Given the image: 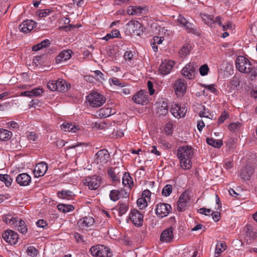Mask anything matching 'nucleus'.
<instances>
[{
    "mask_svg": "<svg viewBox=\"0 0 257 257\" xmlns=\"http://www.w3.org/2000/svg\"><path fill=\"white\" fill-rule=\"evenodd\" d=\"M235 65L240 72L249 74L251 80L257 76V68L253 67L250 62L245 57L238 56L235 60Z\"/></svg>",
    "mask_w": 257,
    "mask_h": 257,
    "instance_id": "f257e3e1",
    "label": "nucleus"
},
{
    "mask_svg": "<svg viewBox=\"0 0 257 257\" xmlns=\"http://www.w3.org/2000/svg\"><path fill=\"white\" fill-rule=\"evenodd\" d=\"M177 156L182 169L187 170L191 168V159L193 156V149L191 147L183 146L178 149Z\"/></svg>",
    "mask_w": 257,
    "mask_h": 257,
    "instance_id": "f03ea898",
    "label": "nucleus"
},
{
    "mask_svg": "<svg viewBox=\"0 0 257 257\" xmlns=\"http://www.w3.org/2000/svg\"><path fill=\"white\" fill-rule=\"evenodd\" d=\"M90 251L94 257H112V253L110 248L103 245H96L92 246Z\"/></svg>",
    "mask_w": 257,
    "mask_h": 257,
    "instance_id": "7ed1b4c3",
    "label": "nucleus"
},
{
    "mask_svg": "<svg viewBox=\"0 0 257 257\" xmlns=\"http://www.w3.org/2000/svg\"><path fill=\"white\" fill-rule=\"evenodd\" d=\"M196 68L197 66H195L194 63H189L183 68L181 73L185 78L193 79L197 74Z\"/></svg>",
    "mask_w": 257,
    "mask_h": 257,
    "instance_id": "20e7f679",
    "label": "nucleus"
},
{
    "mask_svg": "<svg viewBox=\"0 0 257 257\" xmlns=\"http://www.w3.org/2000/svg\"><path fill=\"white\" fill-rule=\"evenodd\" d=\"M130 219L136 227L143 225L144 215L137 209H133L130 214Z\"/></svg>",
    "mask_w": 257,
    "mask_h": 257,
    "instance_id": "39448f33",
    "label": "nucleus"
},
{
    "mask_svg": "<svg viewBox=\"0 0 257 257\" xmlns=\"http://www.w3.org/2000/svg\"><path fill=\"white\" fill-rule=\"evenodd\" d=\"M3 239L11 244H15L19 239L18 234L12 230H7L2 234Z\"/></svg>",
    "mask_w": 257,
    "mask_h": 257,
    "instance_id": "423d86ee",
    "label": "nucleus"
},
{
    "mask_svg": "<svg viewBox=\"0 0 257 257\" xmlns=\"http://www.w3.org/2000/svg\"><path fill=\"white\" fill-rule=\"evenodd\" d=\"M127 29L132 31L136 35L140 36L144 31V27L140 23L136 21H130L127 24Z\"/></svg>",
    "mask_w": 257,
    "mask_h": 257,
    "instance_id": "0eeeda50",
    "label": "nucleus"
},
{
    "mask_svg": "<svg viewBox=\"0 0 257 257\" xmlns=\"http://www.w3.org/2000/svg\"><path fill=\"white\" fill-rule=\"evenodd\" d=\"M156 113L159 115H165L168 113V104L162 97L159 98L155 104Z\"/></svg>",
    "mask_w": 257,
    "mask_h": 257,
    "instance_id": "6e6552de",
    "label": "nucleus"
},
{
    "mask_svg": "<svg viewBox=\"0 0 257 257\" xmlns=\"http://www.w3.org/2000/svg\"><path fill=\"white\" fill-rule=\"evenodd\" d=\"M172 209L170 205L166 203H159L156 208V213L159 216L163 217L168 215Z\"/></svg>",
    "mask_w": 257,
    "mask_h": 257,
    "instance_id": "1a4fd4ad",
    "label": "nucleus"
},
{
    "mask_svg": "<svg viewBox=\"0 0 257 257\" xmlns=\"http://www.w3.org/2000/svg\"><path fill=\"white\" fill-rule=\"evenodd\" d=\"M174 63L172 61L166 60L163 61L159 66V71L160 74L163 75H166L169 74L172 70Z\"/></svg>",
    "mask_w": 257,
    "mask_h": 257,
    "instance_id": "9d476101",
    "label": "nucleus"
},
{
    "mask_svg": "<svg viewBox=\"0 0 257 257\" xmlns=\"http://www.w3.org/2000/svg\"><path fill=\"white\" fill-rule=\"evenodd\" d=\"M110 155L107 150L102 149L99 150L96 154L95 161L98 164H105L108 161Z\"/></svg>",
    "mask_w": 257,
    "mask_h": 257,
    "instance_id": "9b49d317",
    "label": "nucleus"
},
{
    "mask_svg": "<svg viewBox=\"0 0 257 257\" xmlns=\"http://www.w3.org/2000/svg\"><path fill=\"white\" fill-rule=\"evenodd\" d=\"M37 23L32 20H27L22 23L19 27L20 31L27 33L33 30Z\"/></svg>",
    "mask_w": 257,
    "mask_h": 257,
    "instance_id": "f8f14e48",
    "label": "nucleus"
},
{
    "mask_svg": "<svg viewBox=\"0 0 257 257\" xmlns=\"http://www.w3.org/2000/svg\"><path fill=\"white\" fill-rule=\"evenodd\" d=\"M48 170L47 164L44 162H40L35 167L34 173L35 177L38 178L44 176Z\"/></svg>",
    "mask_w": 257,
    "mask_h": 257,
    "instance_id": "ddd939ff",
    "label": "nucleus"
},
{
    "mask_svg": "<svg viewBox=\"0 0 257 257\" xmlns=\"http://www.w3.org/2000/svg\"><path fill=\"white\" fill-rule=\"evenodd\" d=\"M106 101L105 97H86V102L93 107H99Z\"/></svg>",
    "mask_w": 257,
    "mask_h": 257,
    "instance_id": "4468645a",
    "label": "nucleus"
},
{
    "mask_svg": "<svg viewBox=\"0 0 257 257\" xmlns=\"http://www.w3.org/2000/svg\"><path fill=\"white\" fill-rule=\"evenodd\" d=\"M100 180L98 177L94 176L92 177H88L85 179L84 184L87 185L91 190H95L100 186Z\"/></svg>",
    "mask_w": 257,
    "mask_h": 257,
    "instance_id": "2eb2a0df",
    "label": "nucleus"
},
{
    "mask_svg": "<svg viewBox=\"0 0 257 257\" xmlns=\"http://www.w3.org/2000/svg\"><path fill=\"white\" fill-rule=\"evenodd\" d=\"M16 181L21 186L29 185L31 182V177L27 173H22L17 176Z\"/></svg>",
    "mask_w": 257,
    "mask_h": 257,
    "instance_id": "dca6fc26",
    "label": "nucleus"
},
{
    "mask_svg": "<svg viewBox=\"0 0 257 257\" xmlns=\"http://www.w3.org/2000/svg\"><path fill=\"white\" fill-rule=\"evenodd\" d=\"M173 238V228L172 227H169L164 230L160 236V240L162 242H169L172 241Z\"/></svg>",
    "mask_w": 257,
    "mask_h": 257,
    "instance_id": "f3484780",
    "label": "nucleus"
},
{
    "mask_svg": "<svg viewBox=\"0 0 257 257\" xmlns=\"http://www.w3.org/2000/svg\"><path fill=\"white\" fill-rule=\"evenodd\" d=\"M174 89L177 95H183L186 91V84L184 82V80H182L179 79L175 82L174 84Z\"/></svg>",
    "mask_w": 257,
    "mask_h": 257,
    "instance_id": "a211bd4d",
    "label": "nucleus"
},
{
    "mask_svg": "<svg viewBox=\"0 0 257 257\" xmlns=\"http://www.w3.org/2000/svg\"><path fill=\"white\" fill-rule=\"evenodd\" d=\"M43 89L42 88H35L30 91L22 92V96H40L43 95Z\"/></svg>",
    "mask_w": 257,
    "mask_h": 257,
    "instance_id": "6ab92c4d",
    "label": "nucleus"
},
{
    "mask_svg": "<svg viewBox=\"0 0 257 257\" xmlns=\"http://www.w3.org/2000/svg\"><path fill=\"white\" fill-rule=\"evenodd\" d=\"M94 223V219L91 217H84L78 221L80 227L85 228L92 226Z\"/></svg>",
    "mask_w": 257,
    "mask_h": 257,
    "instance_id": "aec40b11",
    "label": "nucleus"
},
{
    "mask_svg": "<svg viewBox=\"0 0 257 257\" xmlns=\"http://www.w3.org/2000/svg\"><path fill=\"white\" fill-rule=\"evenodd\" d=\"M57 86L58 87L57 91L65 92L70 88L71 85L65 80L59 79L57 80Z\"/></svg>",
    "mask_w": 257,
    "mask_h": 257,
    "instance_id": "412c9836",
    "label": "nucleus"
},
{
    "mask_svg": "<svg viewBox=\"0 0 257 257\" xmlns=\"http://www.w3.org/2000/svg\"><path fill=\"white\" fill-rule=\"evenodd\" d=\"M71 52L72 51L70 50H64L61 52L56 58V63L58 64L70 59L71 57Z\"/></svg>",
    "mask_w": 257,
    "mask_h": 257,
    "instance_id": "4be33fe9",
    "label": "nucleus"
},
{
    "mask_svg": "<svg viewBox=\"0 0 257 257\" xmlns=\"http://www.w3.org/2000/svg\"><path fill=\"white\" fill-rule=\"evenodd\" d=\"M15 228L18 230L22 234H26L28 231V228L25 224V222L22 219H17L15 224H14Z\"/></svg>",
    "mask_w": 257,
    "mask_h": 257,
    "instance_id": "5701e85b",
    "label": "nucleus"
},
{
    "mask_svg": "<svg viewBox=\"0 0 257 257\" xmlns=\"http://www.w3.org/2000/svg\"><path fill=\"white\" fill-rule=\"evenodd\" d=\"M61 129L65 132L75 133L79 130L78 126L73 123L64 122L61 125Z\"/></svg>",
    "mask_w": 257,
    "mask_h": 257,
    "instance_id": "b1692460",
    "label": "nucleus"
},
{
    "mask_svg": "<svg viewBox=\"0 0 257 257\" xmlns=\"http://www.w3.org/2000/svg\"><path fill=\"white\" fill-rule=\"evenodd\" d=\"M120 172L118 171V169L117 168H110L108 171V175L112 179L113 182L119 181L120 178Z\"/></svg>",
    "mask_w": 257,
    "mask_h": 257,
    "instance_id": "393cba45",
    "label": "nucleus"
},
{
    "mask_svg": "<svg viewBox=\"0 0 257 257\" xmlns=\"http://www.w3.org/2000/svg\"><path fill=\"white\" fill-rule=\"evenodd\" d=\"M122 184L125 187H127L131 189L134 185L133 178L131 177L128 173L125 172L122 177Z\"/></svg>",
    "mask_w": 257,
    "mask_h": 257,
    "instance_id": "a878e982",
    "label": "nucleus"
},
{
    "mask_svg": "<svg viewBox=\"0 0 257 257\" xmlns=\"http://www.w3.org/2000/svg\"><path fill=\"white\" fill-rule=\"evenodd\" d=\"M181 111V106L179 105H176L174 108H173L171 110V113L175 117H183L187 112V109L185 108H183L182 111Z\"/></svg>",
    "mask_w": 257,
    "mask_h": 257,
    "instance_id": "bb28decb",
    "label": "nucleus"
},
{
    "mask_svg": "<svg viewBox=\"0 0 257 257\" xmlns=\"http://www.w3.org/2000/svg\"><path fill=\"white\" fill-rule=\"evenodd\" d=\"M12 136V133L8 130L0 128V141H7Z\"/></svg>",
    "mask_w": 257,
    "mask_h": 257,
    "instance_id": "cd10ccee",
    "label": "nucleus"
},
{
    "mask_svg": "<svg viewBox=\"0 0 257 257\" xmlns=\"http://www.w3.org/2000/svg\"><path fill=\"white\" fill-rule=\"evenodd\" d=\"M206 143L210 146L216 148H220L223 145V142L220 140H215L213 138H207Z\"/></svg>",
    "mask_w": 257,
    "mask_h": 257,
    "instance_id": "c85d7f7f",
    "label": "nucleus"
},
{
    "mask_svg": "<svg viewBox=\"0 0 257 257\" xmlns=\"http://www.w3.org/2000/svg\"><path fill=\"white\" fill-rule=\"evenodd\" d=\"M57 209L63 213H67L73 211L74 209L73 206L65 204H59L57 206Z\"/></svg>",
    "mask_w": 257,
    "mask_h": 257,
    "instance_id": "c756f323",
    "label": "nucleus"
},
{
    "mask_svg": "<svg viewBox=\"0 0 257 257\" xmlns=\"http://www.w3.org/2000/svg\"><path fill=\"white\" fill-rule=\"evenodd\" d=\"M151 97H132V100L137 104L145 105L151 100Z\"/></svg>",
    "mask_w": 257,
    "mask_h": 257,
    "instance_id": "7c9ffc66",
    "label": "nucleus"
},
{
    "mask_svg": "<svg viewBox=\"0 0 257 257\" xmlns=\"http://www.w3.org/2000/svg\"><path fill=\"white\" fill-rule=\"evenodd\" d=\"M0 180L3 182L8 187L11 185L13 181L11 177L8 174H0Z\"/></svg>",
    "mask_w": 257,
    "mask_h": 257,
    "instance_id": "2f4dec72",
    "label": "nucleus"
},
{
    "mask_svg": "<svg viewBox=\"0 0 257 257\" xmlns=\"http://www.w3.org/2000/svg\"><path fill=\"white\" fill-rule=\"evenodd\" d=\"M202 19L204 23H205V24L208 25L211 27H212L213 26L214 21L213 16L204 14L203 15Z\"/></svg>",
    "mask_w": 257,
    "mask_h": 257,
    "instance_id": "473e14b6",
    "label": "nucleus"
},
{
    "mask_svg": "<svg viewBox=\"0 0 257 257\" xmlns=\"http://www.w3.org/2000/svg\"><path fill=\"white\" fill-rule=\"evenodd\" d=\"M18 218L13 217L11 215H5L3 217V221L7 224H15Z\"/></svg>",
    "mask_w": 257,
    "mask_h": 257,
    "instance_id": "72a5a7b5",
    "label": "nucleus"
},
{
    "mask_svg": "<svg viewBox=\"0 0 257 257\" xmlns=\"http://www.w3.org/2000/svg\"><path fill=\"white\" fill-rule=\"evenodd\" d=\"M225 246L226 245L224 243L221 241L217 242L215 251V253L217 255V256H219L222 251L225 250Z\"/></svg>",
    "mask_w": 257,
    "mask_h": 257,
    "instance_id": "f704fd0d",
    "label": "nucleus"
},
{
    "mask_svg": "<svg viewBox=\"0 0 257 257\" xmlns=\"http://www.w3.org/2000/svg\"><path fill=\"white\" fill-rule=\"evenodd\" d=\"M206 91H210V92H212L214 95H218V90L216 89L215 88V85L214 84H211L206 85L205 86V90L203 91V95H208V94L206 93Z\"/></svg>",
    "mask_w": 257,
    "mask_h": 257,
    "instance_id": "c9c22d12",
    "label": "nucleus"
},
{
    "mask_svg": "<svg viewBox=\"0 0 257 257\" xmlns=\"http://www.w3.org/2000/svg\"><path fill=\"white\" fill-rule=\"evenodd\" d=\"M251 174V172L248 171L247 168H246L242 171L240 177L243 181H246L250 179Z\"/></svg>",
    "mask_w": 257,
    "mask_h": 257,
    "instance_id": "e433bc0d",
    "label": "nucleus"
},
{
    "mask_svg": "<svg viewBox=\"0 0 257 257\" xmlns=\"http://www.w3.org/2000/svg\"><path fill=\"white\" fill-rule=\"evenodd\" d=\"M203 110H201L199 113V115L201 117H206L212 119L213 115L211 114L208 109H206L204 106H202Z\"/></svg>",
    "mask_w": 257,
    "mask_h": 257,
    "instance_id": "4c0bfd02",
    "label": "nucleus"
},
{
    "mask_svg": "<svg viewBox=\"0 0 257 257\" xmlns=\"http://www.w3.org/2000/svg\"><path fill=\"white\" fill-rule=\"evenodd\" d=\"M13 104V102L12 101H8L5 100H3L0 102V110H6L7 109L10 108Z\"/></svg>",
    "mask_w": 257,
    "mask_h": 257,
    "instance_id": "58836bf2",
    "label": "nucleus"
},
{
    "mask_svg": "<svg viewBox=\"0 0 257 257\" xmlns=\"http://www.w3.org/2000/svg\"><path fill=\"white\" fill-rule=\"evenodd\" d=\"M128 208V205L125 203H120L119 207L118 209V214L119 216H121L125 214V213L127 211Z\"/></svg>",
    "mask_w": 257,
    "mask_h": 257,
    "instance_id": "ea45409f",
    "label": "nucleus"
},
{
    "mask_svg": "<svg viewBox=\"0 0 257 257\" xmlns=\"http://www.w3.org/2000/svg\"><path fill=\"white\" fill-rule=\"evenodd\" d=\"M172 192V186L171 185L167 184L165 185L163 188L162 191V194L165 196L167 197L169 196Z\"/></svg>",
    "mask_w": 257,
    "mask_h": 257,
    "instance_id": "a19ab883",
    "label": "nucleus"
},
{
    "mask_svg": "<svg viewBox=\"0 0 257 257\" xmlns=\"http://www.w3.org/2000/svg\"><path fill=\"white\" fill-rule=\"evenodd\" d=\"M190 48L188 45H184L179 51L180 55L182 57H185L188 55L190 52Z\"/></svg>",
    "mask_w": 257,
    "mask_h": 257,
    "instance_id": "79ce46f5",
    "label": "nucleus"
},
{
    "mask_svg": "<svg viewBox=\"0 0 257 257\" xmlns=\"http://www.w3.org/2000/svg\"><path fill=\"white\" fill-rule=\"evenodd\" d=\"M141 9L136 7L130 6L126 12L129 15H135L140 13Z\"/></svg>",
    "mask_w": 257,
    "mask_h": 257,
    "instance_id": "37998d69",
    "label": "nucleus"
},
{
    "mask_svg": "<svg viewBox=\"0 0 257 257\" xmlns=\"http://www.w3.org/2000/svg\"><path fill=\"white\" fill-rule=\"evenodd\" d=\"M109 197L111 200L113 201H116L119 199V190H112L110 191L109 194Z\"/></svg>",
    "mask_w": 257,
    "mask_h": 257,
    "instance_id": "c03bdc74",
    "label": "nucleus"
},
{
    "mask_svg": "<svg viewBox=\"0 0 257 257\" xmlns=\"http://www.w3.org/2000/svg\"><path fill=\"white\" fill-rule=\"evenodd\" d=\"M27 252L29 256L34 257L37 255L38 250L34 246H30L27 248Z\"/></svg>",
    "mask_w": 257,
    "mask_h": 257,
    "instance_id": "a18cd8bd",
    "label": "nucleus"
},
{
    "mask_svg": "<svg viewBox=\"0 0 257 257\" xmlns=\"http://www.w3.org/2000/svg\"><path fill=\"white\" fill-rule=\"evenodd\" d=\"M246 229V234L247 236L251 238L255 237V233L253 231L252 227L251 225H247Z\"/></svg>",
    "mask_w": 257,
    "mask_h": 257,
    "instance_id": "49530a36",
    "label": "nucleus"
},
{
    "mask_svg": "<svg viewBox=\"0 0 257 257\" xmlns=\"http://www.w3.org/2000/svg\"><path fill=\"white\" fill-rule=\"evenodd\" d=\"M137 205L141 209L146 207L147 205V200L144 198H140L137 200Z\"/></svg>",
    "mask_w": 257,
    "mask_h": 257,
    "instance_id": "de8ad7c7",
    "label": "nucleus"
},
{
    "mask_svg": "<svg viewBox=\"0 0 257 257\" xmlns=\"http://www.w3.org/2000/svg\"><path fill=\"white\" fill-rule=\"evenodd\" d=\"M209 69L207 64H204L199 68V73L201 76H205L206 75L208 72Z\"/></svg>",
    "mask_w": 257,
    "mask_h": 257,
    "instance_id": "09e8293b",
    "label": "nucleus"
},
{
    "mask_svg": "<svg viewBox=\"0 0 257 257\" xmlns=\"http://www.w3.org/2000/svg\"><path fill=\"white\" fill-rule=\"evenodd\" d=\"M189 200L190 197L188 193L186 191H185L181 194L178 200L187 203Z\"/></svg>",
    "mask_w": 257,
    "mask_h": 257,
    "instance_id": "8fccbe9b",
    "label": "nucleus"
},
{
    "mask_svg": "<svg viewBox=\"0 0 257 257\" xmlns=\"http://www.w3.org/2000/svg\"><path fill=\"white\" fill-rule=\"evenodd\" d=\"M57 87V80L50 81L47 83V87L52 91H57L58 87Z\"/></svg>",
    "mask_w": 257,
    "mask_h": 257,
    "instance_id": "3c124183",
    "label": "nucleus"
},
{
    "mask_svg": "<svg viewBox=\"0 0 257 257\" xmlns=\"http://www.w3.org/2000/svg\"><path fill=\"white\" fill-rule=\"evenodd\" d=\"M241 125L240 123L237 122H232L229 124L228 125V129L229 131L231 132H234L235 130H238Z\"/></svg>",
    "mask_w": 257,
    "mask_h": 257,
    "instance_id": "603ef678",
    "label": "nucleus"
},
{
    "mask_svg": "<svg viewBox=\"0 0 257 257\" xmlns=\"http://www.w3.org/2000/svg\"><path fill=\"white\" fill-rule=\"evenodd\" d=\"M186 203L179 200L177 202V210L179 212H183L185 210L186 207Z\"/></svg>",
    "mask_w": 257,
    "mask_h": 257,
    "instance_id": "864d4df0",
    "label": "nucleus"
},
{
    "mask_svg": "<svg viewBox=\"0 0 257 257\" xmlns=\"http://www.w3.org/2000/svg\"><path fill=\"white\" fill-rule=\"evenodd\" d=\"M228 117V114L224 111L218 118L217 121L218 124L222 123L224 120Z\"/></svg>",
    "mask_w": 257,
    "mask_h": 257,
    "instance_id": "5fc2aeb1",
    "label": "nucleus"
},
{
    "mask_svg": "<svg viewBox=\"0 0 257 257\" xmlns=\"http://www.w3.org/2000/svg\"><path fill=\"white\" fill-rule=\"evenodd\" d=\"M109 82L111 85L119 86L122 87L121 83L117 78H112L109 79Z\"/></svg>",
    "mask_w": 257,
    "mask_h": 257,
    "instance_id": "6e6d98bb",
    "label": "nucleus"
},
{
    "mask_svg": "<svg viewBox=\"0 0 257 257\" xmlns=\"http://www.w3.org/2000/svg\"><path fill=\"white\" fill-rule=\"evenodd\" d=\"M27 138L30 141H36L38 139V136L34 132H29L27 135Z\"/></svg>",
    "mask_w": 257,
    "mask_h": 257,
    "instance_id": "4d7b16f0",
    "label": "nucleus"
},
{
    "mask_svg": "<svg viewBox=\"0 0 257 257\" xmlns=\"http://www.w3.org/2000/svg\"><path fill=\"white\" fill-rule=\"evenodd\" d=\"M51 11L48 9L42 10L38 13V15L39 17H46L49 15Z\"/></svg>",
    "mask_w": 257,
    "mask_h": 257,
    "instance_id": "13d9d810",
    "label": "nucleus"
},
{
    "mask_svg": "<svg viewBox=\"0 0 257 257\" xmlns=\"http://www.w3.org/2000/svg\"><path fill=\"white\" fill-rule=\"evenodd\" d=\"M123 57L125 60L131 61L133 57V52L131 51H126Z\"/></svg>",
    "mask_w": 257,
    "mask_h": 257,
    "instance_id": "bf43d9fd",
    "label": "nucleus"
},
{
    "mask_svg": "<svg viewBox=\"0 0 257 257\" xmlns=\"http://www.w3.org/2000/svg\"><path fill=\"white\" fill-rule=\"evenodd\" d=\"M211 215L212 216L213 219L215 221L217 222L219 220L220 218V213L218 211H214L212 212L211 213Z\"/></svg>",
    "mask_w": 257,
    "mask_h": 257,
    "instance_id": "052dcab7",
    "label": "nucleus"
},
{
    "mask_svg": "<svg viewBox=\"0 0 257 257\" xmlns=\"http://www.w3.org/2000/svg\"><path fill=\"white\" fill-rule=\"evenodd\" d=\"M7 125L8 126V127L10 129H17L19 127V125L18 124V123L14 121H12L7 123Z\"/></svg>",
    "mask_w": 257,
    "mask_h": 257,
    "instance_id": "680f3d73",
    "label": "nucleus"
},
{
    "mask_svg": "<svg viewBox=\"0 0 257 257\" xmlns=\"http://www.w3.org/2000/svg\"><path fill=\"white\" fill-rule=\"evenodd\" d=\"M148 90L150 95H152L155 93V90L153 88V84L151 81H148L147 83Z\"/></svg>",
    "mask_w": 257,
    "mask_h": 257,
    "instance_id": "e2e57ef3",
    "label": "nucleus"
},
{
    "mask_svg": "<svg viewBox=\"0 0 257 257\" xmlns=\"http://www.w3.org/2000/svg\"><path fill=\"white\" fill-rule=\"evenodd\" d=\"M36 225L38 227L44 228L47 225V223L44 219H39L37 221Z\"/></svg>",
    "mask_w": 257,
    "mask_h": 257,
    "instance_id": "0e129e2a",
    "label": "nucleus"
},
{
    "mask_svg": "<svg viewBox=\"0 0 257 257\" xmlns=\"http://www.w3.org/2000/svg\"><path fill=\"white\" fill-rule=\"evenodd\" d=\"M165 131L168 135H171L172 134V124L167 123L166 125Z\"/></svg>",
    "mask_w": 257,
    "mask_h": 257,
    "instance_id": "69168bd1",
    "label": "nucleus"
},
{
    "mask_svg": "<svg viewBox=\"0 0 257 257\" xmlns=\"http://www.w3.org/2000/svg\"><path fill=\"white\" fill-rule=\"evenodd\" d=\"M119 194L120 198H127L128 196L127 192L123 189L119 190Z\"/></svg>",
    "mask_w": 257,
    "mask_h": 257,
    "instance_id": "338daca9",
    "label": "nucleus"
},
{
    "mask_svg": "<svg viewBox=\"0 0 257 257\" xmlns=\"http://www.w3.org/2000/svg\"><path fill=\"white\" fill-rule=\"evenodd\" d=\"M178 21L181 25L184 26L186 25L185 24L187 23L188 21L184 17L179 15L178 18Z\"/></svg>",
    "mask_w": 257,
    "mask_h": 257,
    "instance_id": "774afa93",
    "label": "nucleus"
}]
</instances>
